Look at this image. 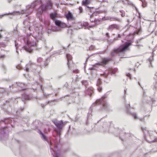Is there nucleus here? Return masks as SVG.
I'll use <instances>...</instances> for the list:
<instances>
[{
  "label": "nucleus",
  "instance_id": "nucleus-52",
  "mask_svg": "<svg viewBox=\"0 0 157 157\" xmlns=\"http://www.w3.org/2000/svg\"><path fill=\"white\" fill-rule=\"evenodd\" d=\"M105 50L103 51H102L99 52H98L96 53V54H104L105 53Z\"/></svg>",
  "mask_w": 157,
  "mask_h": 157
},
{
  "label": "nucleus",
  "instance_id": "nucleus-15",
  "mask_svg": "<svg viewBox=\"0 0 157 157\" xmlns=\"http://www.w3.org/2000/svg\"><path fill=\"white\" fill-rule=\"evenodd\" d=\"M119 28L120 26L119 25L114 24L109 25L107 28V29L108 30H112L114 29L118 30L119 29Z\"/></svg>",
  "mask_w": 157,
  "mask_h": 157
},
{
  "label": "nucleus",
  "instance_id": "nucleus-31",
  "mask_svg": "<svg viewBox=\"0 0 157 157\" xmlns=\"http://www.w3.org/2000/svg\"><path fill=\"white\" fill-rule=\"evenodd\" d=\"M110 21H120L121 20L117 17H110Z\"/></svg>",
  "mask_w": 157,
  "mask_h": 157
},
{
  "label": "nucleus",
  "instance_id": "nucleus-47",
  "mask_svg": "<svg viewBox=\"0 0 157 157\" xmlns=\"http://www.w3.org/2000/svg\"><path fill=\"white\" fill-rule=\"evenodd\" d=\"M78 9L79 10V12L81 13L82 12V7L80 6L78 7Z\"/></svg>",
  "mask_w": 157,
  "mask_h": 157
},
{
  "label": "nucleus",
  "instance_id": "nucleus-54",
  "mask_svg": "<svg viewBox=\"0 0 157 157\" xmlns=\"http://www.w3.org/2000/svg\"><path fill=\"white\" fill-rule=\"evenodd\" d=\"M48 61H46L45 62V63H44V67H46L48 66Z\"/></svg>",
  "mask_w": 157,
  "mask_h": 157
},
{
  "label": "nucleus",
  "instance_id": "nucleus-63",
  "mask_svg": "<svg viewBox=\"0 0 157 157\" xmlns=\"http://www.w3.org/2000/svg\"><path fill=\"white\" fill-rule=\"evenodd\" d=\"M105 35L108 38H109V34L108 33H107L105 34Z\"/></svg>",
  "mask_w": 157,
  "mask_h": 157
},
{
  "label": "nucleus",
  "instance_id": "nucleus-26",
  "mask_svg": "<svg viewBox=\"0 0 157 157\" xmlns=\"http://www.w3.org/2000/svg\"><path fill=\"white\" fill-rule=\"evenodd\" d=\"M83 25H84L86 26L85 27V29H89L90 28H92V27H93V26H94L95 25H93L89 26L88 25V22H85L83 24Z\"/></svg>",
  "mask_w": 157,
  "mask_h": 157
},
{
  "label": "nucleus",
  "instance_id": "nucleus-40",
  "mask_svg": "<svg viewBox=\"0 0 157 157\" xmlns=\"http://www.w3.org/2000/svg\"><path fill=\"white\" fill-rule=\"evenodd\" d=\"M119 12L121 13V15L122 17H124L125 16V13L124 11L123 10H120Z\"/></svg>",
  "mask_w": 157,
  "mask_h": 157
},
{
  "label": "nucleus",
  "instance_id": "nucleus-17",
  "mask_svg": "<svg viewBox=\"0 0 157 157\" xmlns=\"http://www.w3.org/2000/svg\"><path fill=\"white\" fill-rule=\"evenodd\" d=\"M38 132L40 134L41 138L47 142L48 141V139L47 137L43 132H42L39 129L38 130Z\"/></svg>",
  "mask_w": 157,
  "mask_h": 157
},
{
  "label": "nucleus",
  "instance_id": "nucleus-22",
  "mask_svg": "<svg viewBox=\"0 0 157 157\" xmlns=\"http://www.w3.org/2000/svg\"><path fill=\"white\" fill-rule=\"evenodd\" d=\"M93 90L91 88H89L87 89H86V94L89 96H91L93 93Z\"/></svg>",
  "mask_w": 157,
  "mask_h": 157
},
{
  "label": "nucleus",
  "instance_id": "nucleus-37",
  "mask_svg": "<svg viewBox=\"0 0 157 157\" xmlns=\"http://www.w3.org/2000/svg\"><path fill=\"white\" fill-rule=\"evenodd\" d=\"M16 83L17 84V86L20 87L22 88H23L24 86V83H20L19 82H16Z\"/></svg>",
  "mask_w": 157,
  "mask_h": 157
},
{
  "label": "nucleus",
  "instance_id": "nucleus-21",
  "mask_svg": "<svg viewBox=\"0 0 157 157\" xmlns=\"http://www.w3.org/2000/svg\"><path fill=\"white\" fill-rule=\"evenodd\" d=\"M154 56V53H153V52L152 54L151 57H150L148 59V60L149 61V67H152V65L151 62L152 61H153V60H154V58H153Z\"/></svg>",
  "mask_w": 157,
  "mask_h": 157
},
{
  "label": "nucleus",
  "instance_id": "nucleus-16",
  "mask_svg": "<svg viewBox=\"0 0 157 157\" xmlns=\"http://www.w3.org/2000/svg\"><path fill=\"white\" fill-rule=\"evenodd\" d=\"M66 57L67 59V64L69 69H71V67L70 66V64L71 61L72 57L69 54L67 53L66 55Z\"/></svg>",
  "mask_w": 157,
  "mask_h": 157
},
{
  "label": "nucleus",
  "instance_id": "nucleus-64",
  "mask_svg": "<svg viewBox=\"0 0 157 157\" xmlns=\"http://www.w3.org/2000/svg\"><path fill=\"white\" fill-rule=\"evenodd\" d=\"M90 21H91V22H94V21H95L96 20V19H93L92 18H91V19H90Z\"/></svg>",
  "mask_w": 157,
  "mask_h": 157
},
{
  "label": "nucleus",
  "instance_id": "nucleus-33",
  "mask_svg": "<svg viewBox=\"0 0 157 157\" xmlns=\"http://www.w3.org/2000/svg\"><path fill=\"white\" fill-rule=\"evenodd\" d=\"M141 31V27L138 29L136 30L134 32V33L135 34H139V33Z\"/></svg>",
  "mask_w": 157,
  "mask_h": 157
},
{
  "label": "nucleus",
  "instance_id": "nucleus-55",
  "mask_svg": "<svg viewBox=\"0 0 157 157\" xmlns=\"http://www.w3.org/2000/svg\"><path fill=\"white\" fill-rule=\"evenodd\" d=\"M90 56H88V57H87V58L86 59V61L85 63V66H84V69H85V67H86V62L88 61V59H89L90 58Z\"/></svg>",
  "mask_w": 157,
  "mask_h": 157
},
{
  "label": "nucleus",
  "instance_id": "nucleus-50",
  "mask_svg": "<svg viewBox=\"0 0 157 157\" xmlns=\"http://www.w3.org/2000/svg\"><path fill=\"white\" fill-rule=\"evenodd\" d=\"M17 25L16 27L13 30V33H16V32H17Z\"/></svg>",
  "mask_w": 157,
  "mask_h": 157
},
{
  "label": "nucleus",
  "instance_id": "nucleus-59",
  "mask_svg": "<svg viewBox=\"0 0 157 157\" xmlns=\"http://www.w3.org/2000/svg\"><path fill=\"white\" fill-rule=\"evenodd\" d=\"M2 69H5V70H6V67L3 64L2 65Z\"/></svg>",
  "mask_w": 157,
  "mask_h": 157
},
{
  "label": "nucleus",
  "instance_id": "nucleus-49",
  "mask_svg": "<svg viewBox=\"0 0 157 157\" xmlns=\"http://www.w3.org/2000/svg\"><path fill=\"white\" fill-rule=\"evenodd\" d=\"M92 11L91 13H93L94 16V15L97 16L99 14L98 11H97L95 12H92V11Z\"/></svg>",
  "mask_w": 157,
  "mask_h": 157
},
{
  "label": "nucleus",
  "instance_id": "nucleus-19",
  "mask_svg": "<svg viewBox=\"0 0 157 157\" xmlns=\"http://www.w3.org/2000/svg\"><path fill=\"white\" fill-rule=\"evenodd\" d=\"M29 21L27 19H25L23 22L24 28H27L30 31L31 28L30 25H29Z\"/></svg>",
  "mask_w": 157,
  "mask_h": 157
},
{
  "label": "nucleus",
  "instance_id": "nucleus-46",
  "mask_svg": "<svg viewBox=\"0 0 157 157\" xmlns=\"http://www.w3.org/2000/svg\"><path fill=\"white\" fill-rule=\"evenodd\" d=\"M42 61V59L41 57H39L37 59V61L38 63H40Z\"/></svg>",
  "mask_w": 157,
  "mask_h": 157
},
{
  "label": "nucleus",
  "instance_id": "nucleus-2",
  "mask_svg": "<svg viewBox=\"0 0 157 157\" xmlns=\"http://www.w3.org/2000/svg\"><path fill=\"white\" fill-rule=\"evenodd\" d=\"M108 95L106 94H105L102 96L101 98H99L96 100L95 102L93 103L92 105L89 108V112L88 113L87 117V120L86 122V124L87 125L89 124L88 120L90 116L91 115V113L93 110V107L97 105H101V107L100 109V110H108L109 109V105H108L105 99L107 97Z\"/></svg>",
  "mask_w": 157,
  "mask_h": 157
},
{
  "label": "nucleus",
  "instance_id": "nucleus-30",
  "mask_svg": "<svg viewBox=\"0 0 157 157\" xmlns=\"http://www.w3.org/2000/svg\"><path fill=\"white\" fill-rule=\"evenodd\" d=\"M11 119L10 118H6L3 121L5 124L10 123L11 121Z\"/></svg>",
  "mask_w": 157,
  "mask_h": 157
},
{
  "label": "nucleus",
  "instance_id": "nucleus-43",
  "mask_svg": "<svg viewBox=\"0 0 157 157\" xmlns=\"http://www.w3.org/2000/svg\"><path fill=\"white\" fill-rule=\"evenodd\" d=\"M98 11L99 14L101 13H107V11L105 10H99Z\"/></svg>",
  "mask_w": 157,
  "mask_h": 157
},
{
  "label": "nucleus",
  "instance_id": "nucleus-28",
  "mask_svg": "<svg viewBox=\"0 0 157 157\" xmlns=\"http://www.w3.org/2000/svg\"><path fill=\"white\" fill-rule=\"evenodd\" d=\"M127 89H124V94L122 98V100H123V102L124 103H125V102L126 101V100L125 98H126V94L127 93Z\"/></svg>",
  "mask_w": 157,
  "mask_h": 157
},
{
  "label": "nucleus",
  "instance_id": "nucleus-60",
  "mask_svg": "<svg viewBox=\"0 0 157 157\" xmlns=\"http://www.w3.org/2000/svg\"><path fill=\"white\" fill-rule=\"evenodd\" d=\"M94 46L92 45L89 48V50H92L94 49Z\"/></svg>",
  "mask_w": 157,
  "mask_h": 157
},
{
  "label": "nucleus",
  "instance_id": "nucleus-34",
  "mask_svg": "<svg viewBox=\"0 0 157 157\" xmlns=\"http://www.w3.org/2000/svg\"><path fill=\"white\" fill-rule=\"evenodd\" d=\"M14 44H15V46L16 49V52L17 54H18V48H19V45L17 43L16 41V40L14 41Z\"/></svg>",
  "mask_w": 157,
  "mask_h": 157
},
{
  "label": "nucleus",
  "instance_id": "nucleus-41",
  "mask_svg": "<svg viewBox=\"0 0 157 157\" xmlns=\"http://www.w3.org/2000/svg\"><path fill=\"white\" fill-rule=\"evenodd\" d=\"M72 72L73 73H78L79 72V71L78 69H75L72 70Z\"/></svg>",
  "mask_w": 157,
  "mask_h": 157
},
{
  "label": "nucleus",
  "instance_id": "nucleus-5",
  "mask_svg": "<svg viewBox=\"0 0 157 157\" xmlns=\"http://www.w3.org/2000/svg\"><path fill=\"white\" fill-rule=\"evenodd\" d=\"M53 21L56 26L52 27L51 28V30L53 31H58L61 29V28L68 27L69 26L63 22L57 19H54Z\"/></svg>",
  "mask_w": 157,
  "mask_h": 157
},
{
  "label": "nucleus",
  "instance_id": "nucleus-6",
  "mask_svg": "<svg viewBox=\"0 0 157 157\" xmlns=\"http://www.w3.org/2000/svg\"><path fill=\"white\" fill-rule=\"evenodd\" d=\"M42 3V0H35L31 3V5H29L26 6V9L24 10H25L26 12L24 14H30L33 11V10L31 11L30 9L31 8H33L34 9H36V6L40 5ZM24 10H21V11Z\"/></svg>",
  "mask_w": 157,
  "mask_h": 157
},
{
  "label": "nucleus",
  "instance_id": "nucleus-32",
  "mask_svg": "<svg viewBox=\"0 0 157 157\" xmlns=\"http://www.w3.org/2000/svg\"><path fill=\"white\" fill-rule=\"evenodd\" d=\"M24 110V107H21V108L20 109H18L16 111V114L17 115H18L20 114L21 112L23 111Z\"/></svg>",
  "mask_w": 157,
  "mask_h": 157
},
{
  "label": "nucleus",
  "instance_id": "nucleus-8",
  "mask_svg": "<svg viewBox=\"0 0 157 157\" xmlns=\"http://www.w3.org/2000/svg\"><path fill=\"white\" fill-rule=\"evenodd\" d=\"M25 10H24L22 11H14L12 12L11 13H5L3 14H2L0 15V18L4 16L5 15L7 14H11L13 15H17L20 14H23L24 13H25L26 12Z\"/></svg>",
  "mask_w": 157,
  "mask_h": 157
},
{
  "label": "nucleus",
  "instance_id": "nucleus-3",
  "mask_svg": "<svg viewBox=\"0 0 157 157\" xmlns=\"http://www.w3.org/2000/svg\"><path fill=\"white\" fill-rule=\"evenodd\" d=\"M23 40L25 44V45L22 47V49L25 50L29 53H32L33 52V49L32 46H36L37 45V41H35L33 39L31 36V34L27 35L25 37H23Z\"/></svg>",
  "mask_w": 157,
  "mask_h": 157
},
{
  "label": "nucleus",
  "instance_id": "nucleus-51",
  "mask_svg": "<svg viewBox=\"0 0 157 157\" xmlns=\"http://www.w3.org/2000/svg\"><path fill=\"white\" fill-rule=\"evenodd\" d=\"M110 17H105L103 19L104 20H108L110 21Z\"/></svg>",
  "mask_w": 157,
  "mask_h": 157
},
{
  "label": "nucleus",
  "instance_id": "nucleus-4",
  "mask_svg": "<svg viewBox=\"0 0 157 157\" xmlns=\"http://www.w3.org/2000/svg\"><path fill=\"white\" fill-rule=\"evenodd\" d=\"M132 41L131 40H127L124 44H122L118 47L113 48V51L116 52L124 53L129 49V46L132 45Z\"/></svg>",
  "mask_w": 157,
  "mask_h": 157
},
{
  "label": "nucleus",
  "instance_id": "nucleus-58",
  "mask_svg": "<svg viewBox=\"0 0 157 157\" xmlns=\"http://www.w3.org/2000/svg\"><path fill=\"white\" fill-rule=\"evenodd\" d=\"M157 139L156 138H155L154 140L150 141L149 142L150 143H151L152 142H156L157 141Z\"/></svg>",
  "mask_w": 157,
  "mask_h": 157
},
{
  "label": "nucleus",
  "instance_id": "nucleus-25",
  "mask_svg": "<svg viewBox=\"0 0 157 157\" xmlns=\"http://www.w3.org/2000/svg\"><path fill=\"white\" fill-rule=\"evenodd\" d=\"M40 87L42 92L43 93V95L44 98H48L49 95V94H47L45 93H44V89L43 88V86L42 85H40Z\"/></svg>",
  "mask_w": 157,
  "mask_h": 157
},
{
  "label": "nucleus",
  "instance_id": "nucleus-10",
  "mask_svg": "<svg viewBox=\"0 0 157 157\" xmlns=\"http://www.w3.org/2000/svg\"><path fill=\"white\" fill-rule=\"evenodd\" d=\"M6 127L7 126L2 127L0 129V140L3 139L5 136L8 137V134L6 133L7 128Z\"/></svg>",
  "mask_w": 157,
  "mask_h": 157
},
{
  "label": "nucleus",
  "instance_id": "nucleus-61",
  "mask_svg": "<svg viewBox=\"0 0 157 157\" xmlns=\"http://www.w3.org/2000/svg\"><path fill=\"white\" fill-rule=\"evenodd\" d=\"M5 57V55H0V58H4Z\"/></svg>",
  "mask_w": 157,
  "mask_h": 157
},
{
  "label": "nucleus",
  "instance_id": "nucleus-44",
  "mask_svg": "<svg viewBox=\"0 0 157 157\" xmlns=\"http://www.w3.org/2000/svg\"><path fill=\"white\" fill-rule=\"evenodd\" d=\"M0 46L2 47H5L6 45L4 42H1L0 43Z\"/></svg>",
  "mask_w": 157,
  "mask_h": 157
},
{
  "label": "nucleus",
  "instance_id": "nucleus-20",
  "mask_svg": "<svg viewBox=\"0 0 157 157\" xmlns=\"http://www.w3.org/2000/svg\"><path fill=\"white\" fill-rule=\"evenodd\" d=\"M112 58H103L102 59V62L103 63V66H105L111 60Z\"/></svg>",
  "mask_w": 157,
  "mask_h": 157
},
{
  "label": "nucleus",
  "instance_id": "nucleus-42",
  "mask_svg": "<svg viewBox=\"0 0 157 157\" xmlns=\"http://www.w3.org/2000/svg\"><path fill=\"white\" fill-rule=\"evenodd\" d=\"M98 90L99 92H101L102 90V88L101 86H98Z\"/></svg>",
  "mask_w": 157,
  "mask_h": 157
},
{
  "label": "nucleus",
  "instance_id": "nucleus-57",
  "mask_svg": "<svg viewBox=\"0 0 157 157\" xmlns=\"http://www.w3.org/2000/svg\"><path fill=\"white\" fill-rule=\"evenodd\" d=\"M10 39L7 37H6L5 38V41H7V42H9L10 41Z\"/></svg>",
  "mask_w": 157,
  "mask_h": 157
},
{
  "label": "nucleus",
  "instance_id": "nucleus-11",
  "mask_svg": "<svg viewBox=\"0 0 157 157\" xmlns=\"http://www.w3.org/2000/svg\"><path fill=\"white\" fill-rule=\"evenodd\" d=\"M125 106L126 109L127 114L128 115L132 116L135 119H137L138 118V117L137 116L136 113H132L130 111V109L131 108L130 106V104H125Z\"/></svg>",
  "mask_w": 157,
  "mask_h": 157
},
{
  "label": "nucleus",
  "instance_id": "nucleus-29",
  "mask_svg": "<svg viewBox=\"0 0 157 157\" xmlns=\"http://www.w3.org/2000/svg\"><path fill=\"white\" fill-rule=\"evenodd\" d=\"M117 131L120 135V136H119L120 139L121 140H123V139L121 138V136L122 135L124 134H125V133H123V131H121V130L120 129H117Z\"/></svg>",
  "mask_w": 157,
  "mask_h": 157
},
{
  "label": "nucleus",
  "instance_id": "nucleus-62",
  "mask_svg": "<svg viewBox=\"0 0 157 157\" xmlns=\"http://www.w3.org/2000/svg\"><path fill=\"white\" fill-rule=\"evenodd\" d=\"M16 68L17 69L20 70L21 69V67L20 66H16Z\"/></svg>",
  "mask_w": 157,
  "mask_h": 157
},
{
  "label": "nucleus",
  "instance_id": "nucleus-23",
  "mask_svg": "<svg viewBox=\"0 0 157 157\" xmlns=\"http://www.w3.org/2000/svg\"><path fill=\"white\" fill-rule=\"evenodd\" d=\"M154 79L155 80V82L153 83V90L156 91L157 90V78H156L154 77Z\"/></svg>",
  "mask_w": 157,
  "mask_h": 157
},
{
  "label": "nucleus",
  "instance_id": "nucleus-12",
  "mask_svg": "<svg viewBox=\"0 0 157 157\" xmlns=\"http://www.w3.org/2000/svg\"><path fill=\"white\" fill-rule=\"evenodd\" d=\"M39 7L38 9L37 13V17L40 20V21L43 22L44 24L46 25H48L49 24V23L48 22L46 21H44L42 17V15L43 14V12H46L45 11H43L42 13H40L39 11Z\"/></svg>",
  "mask_w": 157,
  "mask_h": 157
},
{
  "label": "nucleus",
  "instance_id": "nucleus-38",
  "mask_svg": "<svg viewBox=\"0 0 157 157\" xmlns=\"http://www.w3.org/2000/svg\"><path fill=\"white\" fill-rule=\"evenodd\" d=\"M82 83L83 85L85 86L86 88V86L88 84V82L86 80H83L82 81Z\"/></svg>",
  "mask_w": 157,
  "mask_h": 157
},
{
  "label": "nucleus",
  "instance_id": "nucleus-9",
  "mask_svg": "<svg viewBox=\"0 0 157 157\" xmlns=\"http://www.w3.org/2000/svg\"><path fill=\"white\" fill-rule=\"evenodd\" d=\"M64 16L67 21H74L75 19V17L74 16L73 13L69 11L65 13Z\"/></svg>",
  "mask_w": 157,
  "mask_h": 157
},
{
  "label": "nucleus",
  "instance_id": "nucleus-24",
  "mask_svg": "<svg viewBox=\"0 0 157 157\" xmlns=\"http://www.w3.org/2000/svg\"><path fill=\"white\" fill-rule=\"evenodd\" d=\"M127 2V3L128 5L131 6L132 7H135V10L137 12H138V9L135 6V5L133 4V3L129 1V0H125Z\"/></svg>",
  "mask_w": 157,
  "mask_h": 157
},
{
  "label": "nucleus",
  "instance_id": "nucleus-13",
  "mask_svg": "<svg viewBox=\"0 0 157 157\" xmlns=\"http://www.w3.org/2000/svg\"><path fill=\"white\" fill-rule=\"evenodd\" d=\"M117 69H115V70H110L109 71L108 73H106L105 72H104L103 73L101 74L100 76H103L105 78H107L109 74L111 75H114L115 74V72L117 71Z\"/></svg>",
  "mask_w": 157,
  "mask_h": 157
},
{
  "label": "nucleus",
  "instance_id": "nucleus-27",
  "mask_svg": "<svg viewBox=\"0 0 157 157\" xmlns=\"http://www.w3.org/2000/svg\"><path fill=\"white\" fill-rule=\"evenodd\" d=\"M33 64V63L32 62H30L29 63L27 64L24 68V69L26 71L29 72V65H32Z\"/></svg>",
  "mask_w": 157,
  "mask_h": 157
},
{
  "label": "nucleus",
  "instance_id": "nucleus-35",
  "mask_svg": "<svg viewBox=\"0 0 157 157\" xmlns=\"http://www.w3.org/2000/svg\"><path fill=\"white\" fill-rule=\"evenodd\" d=\"M56 16V14L55 13H52L50 14V18L52 20H54Z\"/></svg>",
  "mask_w": 157,
  "mask_h": 157
},
{
  "label": "nucleus",
  "instance_id": "nucleus-1",
  "mask_svg": "<svg viewBox=\"0 0 157 157\" xmlns=\"http://www.w3.org/2000/svg\"><path fill=\"white\" fill-rule=\"evenodd\" d=\"M52 121L56 127L55 129L57 133L58 136L56 137L52 142L50 143V146L54 144V149L51 147V150L53 157H61V151L60 149H58V145L60 142V136L61 135V131L63 129V126L65 124L62 120L57 121L54 120Z\"/></svg>",
  "mask_w": 157,
  "mask_h": 157
},
{
  "label": "nucleus",
  "instance_id": "nucleus-7",
  "mask_svg": "<svg viewBox=\"0 0 157 157\" xmlns=\"http://www.w3.org/2000/svg\"><path fill=\"white\" fill-rule=\"evenodd\" d=\"M52 3L50 1H48L46 4H42L39 7V11L42 13L43 11H46L48 9L52 8Z\"/></svg>",
  "mask_w": 157,
  "mask_h": 157
},
{
  "label": "nucleus",
  "instance_id": "nucleus-14",
  "mask_svg": "<svg viewBox=\"0 0 157 157\" xmlns=\"http://www.w3.org/2000/svg\"><path fill=\"white\" fill-rule=\"evenodd\" d=\"M90 3V0H84L82 2V5L85 6L88 8V10L91 12H92L91 10L93 9V7L89 6L87 4H89Z\"/></svg>",
  "mask_w": 157,
  "mask_h": 157
},
{
  "label": "nucleus",
  "instance_id": "nucleus-56",
  "mask_svg": "<svg viewBox=\"0 0 157 157\" xmlns=\"http://www.w3.org/2000/svg\"><path fill=\"white\" fill-rule=\"evenodd\" d=\"M142 122H145V119L144 118H141L139 119Z\"/></svg>",
  "mask_w": 157,
  "mask_h": 157
},
{
  "label": "nucleus",
  "instance_id": "nucleus-18",
  "mask_svg": "<svg viewBox=\"0 0 157 157\" xmlns=\"http://www.w3.org/2000/svg\"><path fill=\"white\" fill-rule=\"evenodd\" d=\"M22 96L23 99L22 101L25 103V101L29 100L32 98V97L29 95L27 94H22Z\"/></svg>",
  "mask_w": 157,
  "mask_h": 157
},
{
  "label": "nucleus",
  "instance_id": "nucleus-39",
  "mask_svg": "<svg viewBox=\"0 0 157 157\" xmlns=\"http://www.w3.org/2000/svg\"><path fill=\"white\" fill-rule=\"evenodd\" d=\"M98 65L103 66V63L102 62V61H101V62H98V63H96L94 65V66L95 67H96V66H97Z\"/></svg>",
  "mask_w": 157,
  "mask_h": 157
},
{
  "label": "nucleus",
  "instance_id": "nucleus-48",
  "mask_svg": "<svg viewBox=\"0 0 157 157\" xmlns=\"http://www.w3.org/2000/svg\"><path fill=\"white\" fill-rule=\"evenodd\" d=\"M150 100L152 104L154 103V102H155V101H156V100L155 99L152 98H150Z\"/></svg>",
  "mask_w": 157,
  "mask_h": 157
},
{
  "label": "nucleus",
  "instance_id": "nucleus-45",
  "mask_svg": "<svg viewBox=\"0 0 157 157\" xmlns=\"http://www.w3.org/2000/svg\"><path fill=\"white\" fill-rule=\"evenodd\" d=\"M117 52L115 51H114L113 50V51H112L111 53V55L112 57L111 58H112L115 55V53Z\"/></svg>",
  "mask_w": 157,
  "mask_h": 157
},
{
  "label": "nucleus",
  "instance_id": "nucleus-36",
  "mask_svg": "<svg viewBox=\"0 0 157 157\" xmlns=\"http://www.w3.org/2000/svg\"><path fill=\"white\" fill-rule=\"evenodd\" d=\"M102 83L101 79L100 78H99L97 82L96 85L97 86H101V84Z\"/></svg>",
  "mask_w": 157,
  "mask_h": 157
},
{
  "label": "nucleus",
  "instance_id": "nucleus-53",
  "mask_svg": "<svg viewBox=\"0 0 157 157\" xmlns=\"http://www.w3.org/2000/svg\"><path fill=\"white\" fill-rule=\"evenodd\" d=\"M127 76L130 79H131V75L130 73H128L127 74Z\"/></svg>",
  "mask_w": 157,
  "mask_h": 157
}]
</instances>
